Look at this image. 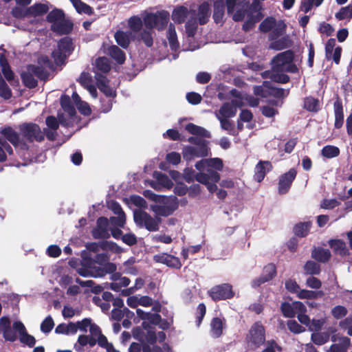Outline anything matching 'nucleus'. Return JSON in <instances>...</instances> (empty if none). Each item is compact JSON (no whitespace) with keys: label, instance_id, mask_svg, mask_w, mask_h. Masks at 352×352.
Listing matches in <instances>:
<instances>
[{"label":"nucleus","instance_id":"57","mask_svg":"<svg viewBox=\"0 0 352 352\" xmlns=\"http://www.w3.org/2000/svg\"><path fill=\"white\" fill-rule=\"evenodd\" d=\"M347 309L342 305H336L331 309V314L334 318L339 320L347 315Z\"/></svg>","mask_w":352,"mask_h":352},{"label":"nucleus","instance_id":"49","mask_svg":"<svg viewBox=\"0 0 352 352\" xmlns=\"http://www.w3.org/2000/svg\"><path fill=\"white\" fill-rule=\"evenodd\" d=\"M74 7L79 14L83 13L87 15H92L94 13V9L89 5L85 3L81 0H78Z\"/></svg>","mask_w":352,"mask_h":352},{"label":"nucleus","instance_id":"52","mask_svg":"<svg viewBox=\"0 0 352 352\" xmlns=\"http://www.w3.org/2000/svg\"><path fill=\"white\" fill-rule=\"evenodd\" d=\"M45 123L48 129L53 131H56L58 129L60 124H64L63 120H62L60 117H59L58 120L54 116H47L45 120Z\"/></svg>","mask_w":352,"mask_h":352},{"label":"nucleus","instance_id":"27","mask_svg":"<svg viewBox=\"0 0 352 352\" xmlns=\"http://www.w3.org/2000/svg\"><path fill=\"white\" fill-rule=\"evenodd\" d=\"M26 69L27 70L25 72H23L21 74V80L26 87L29 89H34L37 87L38 81L34 77V74L30 72V67L28 65Z\"/></svg>","mask_w":352,"mask_h":352},{"label":"nucleus","instance_id":"22","mask_svg":"<svg viewBox=\"0 0 352 352\" xmlns=\"http://www.w3.org/2000/svg\"><path fill=\"white\" fill-rule=\"evenodd\" d=\"M225 7H226V0H216L214 2L212 18L215 23L218 24L223 22Z\"/></svg>","mask_w":352,"mask_h":352},{"label":"nucleus","instance_id":"42","mask_svg":"<svg viewBox=\"0 0 352 352\" xmlns=\"http://www.w3.org/2000/svg\"><path fill=\"white\" fill-rule=\"evenodd\" d=\"M304 271L306 274L309 275H319L321 272L320 265L314 261H307L304 265Z\"/></svg>","mask_w":352,"mask_h":352},{"label":"nucleus","instance_id":"40","mask_svg":"<svg viewBox=\"0 0 352 352\" xmlns=\"http://www.w3.org/2000/svg\"><path fill=\"white\" fill-rule=\"evenodd\" d=\"M324 292L322 290L311 291L307 289H301L298 292L297 297L300 299H317L322 298Z\"/></svg>","mask_w":352,"mask_h":352},{"label":"nucleus","instance_id":"13","mask_svg":"<svg viewBox=\"0 0 352 352\" xmlns=\"http://www.w3.org/2000/svg\"><path fill=\"white\" fill-rule=\"evenodd\" d=\"M12 327L19 334V340L21 343L28 346L30 348L34 346L36 344L35 338L29 334L25 325L21 321L14 322Z\"/></svg>","mask_w":352,"mask_h":352},{"label":"nucleus","instance_id":"31","mask_svg":"<svg viewBox=\"0 0 352 352\" xmlns=\"http://www.w3.org/2000/svg\"><path fill=\"white\" fill-rule=\"evenodd\" d=\"M60 104L62 109L67 113L70 117L76 115V109L72 104L71 98L68 95L64 94L61 96L60 98Z\"/></svg>","mask_w":352,"mask_h":352},{"label":"nucleus","instance_id":"51","mask_svg":"<svg viewBox=\"0 0 352 352\" xmlns=\"http://www.w3.org/2000/svg\"><path fill=\"white\" fill-rule=\"evenodd\" d=\"M289 94V89L285 90L283 88L275 87H270L268 88V96H272L276 98H283L287 96Z\"/></svg>","mask_w":352,"mask_h":352},{"label":"nucleus","instance_id":"14","mask_svg":"<svg viewBox=\"0 0 352 352\" xmlns=\"http://www.w3.org/2000/svg\"><path fill=\"white\" fill-rule=\"evenodd\" d=\"M133 338L140 342H147L153 345L157 342L155 330L144 331L140 327H135L132 331Z\"/></svg>","mask_w":352,"mask_h":352},{"label":"nucleus","instance_id":"56","mask_svg":"<svg viewBox=\"0 0 352 352\" xmlns=\"http://www.w3.org/2000/svg\"><path fill=\"white\" fill-rule=\"evenodd\" d=\"M272 80L275 82L285 84L289 82L290 78L284 72H272Z\"/></svg>","mask_w":352,"mask_h":352},{"label":"nucleus","instance_id":"18","mask_svg":"<svg viewBox=\"0 0 352 352\" xmlns=\"http://www.w3.org/2000/svg\"><path fill=\"white\" fill-rule=\"evenodd\" d=\"M273 169V166L270 161L260 160L254 168V179L257 182H261L266 174Z\"/></svg>","mask_w":352,"mask_h":352},{"label":"nucleus","instance_id":"64","mask_svg":"<svg viewBox=\"0 0 352 352\" xmlns=\"http://www.w3.org/2000/svg\"><path fill=\"white\" fill-rule=\"evenodd\" d=\"M287 325L288 329L294 333H300L305 331V329L294 320H288Z\"/></svg>","mask_w":352,"mask_h":352},{"label":"nucleus","instance_id":"1","mask_svg":"<svg viewBox=\"0 0 352 352\" xmlns=\"http://www.w3.org/2000/svg\"><path fill=\"white\" fill-rule=\"evenodd\" d=\"M228 14H232V19L236 22L242 21L248 10L250 12L261 13L262 6L259 1L253 0L250 4L248 0H226Z\"/></svg>","mask_w":352,"mask_h":352},{"label":"nucleus","instance_id":"36","mask_svg":"<svg viewBox=\"0 0 352 352\" xmlns=\"http://www.w3.org/2000/svg\"><path fill=\"white\" fill-rule=\"evenodd\" d=\"M167 38L170 45V47L173 51H177L179 47V44L177 40V33L175 26L170 24L167 31Z\"/></svg>","mask_w":352,"mask_h":352},{"label":"nucleus","instance_id":"58","mask_svg":"<svg viewBox=\"0 0 352 352\" xmlns=\"http://www.w3.org/2000/svg\"><path fill=\"white\" fill-rule=\"evenodd\" d=\"M12 14L14 18L16 19H24L25 17L30 16V11H28V8H23L17 6L12 8Z\"/></svg>","mask_w":352,"mask_h":352},{"label":"nucleus","instance_id":"6","mask_svg":"<svg viewBox=\"0 0 352 352\" xmlns=\"http://www.w3.org/2000/svg\"><path fill=\"white\" fill-rule=\"evenodd\" d=\"M19 129L24 141L30 143L36 141L41 142L44 140V133L38 124L33 122H24L19 126Z\"/></svg>","mask_w":352,"mask_h":352},{"label":"nucleus","instance_id":"55","mask_svg":"<svg viewBox=\"0 0 352 352\" xmlns=\"http://www.w3.org/2000/svg\"><path fill=\"white\" fill-rule=\"evenodd\" d=\"M0 96L5 100H8L12 97L10 88L2 78H0Z\"/></svg>","mask_w":352,"mask_h":352},{"label":"nucleus","instance_id":"5","mask_svg":"<svg viewBox=\"0 0 352 352\" xmlns=\"http://www.w3.org/2000/svg\"><path fill=\"white\" fill-rule=\"evenodd\" d=\"M169 13L166 10L151 12L144 17V25L148 29L157 28L163 30L166 28L169 20Z\"/></svg>","mask_w":352,"mask_h":352},{"label":"nucleus","instance_id":"9","mask_svg":"<svg viewBox=\"0 0 352 352\" xmlns=\"http://www.w3.org/2000/svg\"><path fill=\"white\" fill-rule=\"evenodd\" d=\"M0 133L10 142L14 147L20 146L23 150H28L29 146L23 140L20 139V135L11 126H5L0 130Z\"/></svg>","mask_w":352,"mask_h":352},{"label":"nucleus","instance_id":"39","mask_svg":"<svg viewBox=\"0 0 352 352\" xmlns=\"http://www.w3.org/2000/svg\"><path fill=\"white\" fill-rule=\"evenodd\" d=\"M49 10V7L47 4L36 3L28 7L30 16H41L46 14Z\"/></svg>","mask_w":352,"mask_h":352},{"label":"nucleus","instance_id":"50","mask_svg":"<svg viewBox=\"0 0 352 352\" xmlns=\"http://www.w3.org/2000/svg\"><path fill=\"white\" fill-rule=\"evenodd\" d=\"M96 67L98 71L107 74L111 69L108 59L105 57H99L96 60Z\"/></svg>","mask_w":352,"mask_h":352},{"label":"nucleus","instance_id":"63","mask_svg":"<svg viewBox=\"0 0 352 352\" xmlns=\"http://www.w3.org/2000/svg\"><path fill=\"white\" fill-rule=\"evenodd\" d=\"M280 309L283 315L286 318L295 317V313L293 311L292 304L287 302H284L281 304Z\"/></svg>","mask_w":352,"mask_h":352},{"label":"nucleus","instance_id":"24","mask_svg":"<svg viewBox=\"0 0 352 352\" xmlns=\"http://www.w3.org/2000/svg\"><path fill=\"white\" fill-rule=\"evenodd\" d=\"M331 256V252L328 249L323 248H314L311 251V257L318 262L326 263Z\"/></svg>","mask_w":352,"mask_h":352},{"label":"nucleus","instance_id":"43","mask_svg":"<svg viewBox=\"0 0 352 352\" xmlns=\"http://www.w3.org/2000/svg\"><path fill=\"white\" fill-rule=\"evenodd\" d=\"M330 334L327 331L313 333L311 336V341L316 345L320 346L329 340Z\"/></svg>","mask_w":352,"mask_h":352},{"label":"nucleus","instance_id":"47","mask_svg":"<svg viewBox=\"0 0 352 352\" xmlns=\"http://www.w3.org/2000/svg\"><path fill=\"white\" fill-rule=\"evenodd\" d=\"M263 345L265 346V348L261 351V352H282L283 350V347L274 339L265 340Z\"/></svg>","mask_w":352,"mask_h":352},{"label":"nucleus","instance_id":"32","mask_svg":"<svg viewBox=\"0 0 352 352\" xmlns=\"http://www.w3.org/2000/svg\"><path fill=\"white\" fill-rule=\"evenodd\" d=\"M303 108L307 111L317 113L320 110V101L313 96H307L304 99Z\"/></svg>","mask_w":352,"mask_h":352},{"label":"nucleus","instance_id":"38","mask_svg":"<svg viewBox=\"0 0 352 352\" xmlns=\"http://www.w3.org/2000/svg\"><path fill=\"white\" fill-rule=\"evenodd\" d=\"M117 266L115 263L111 262L105 263L102 267H98L95 278L103 277L107 274H111L116 271Z\"/></svg>","mask_w":352,"mask_h":352},{"label":"nucleus","instance_id":"44","mask_svg":"<svg viewBox=\"0 0 352 352\" xmlns=\"http://www.w3.org/2000/svg\"><path fill=\"white\" fill-rule=\"evenodd\" d=\"M76 283L79 284L81 287H91V292L96 294H100L103 290V287L101 285H95V283L92 280H82L80 278H76Z\"/></svg>","mask_w":352,"mask_h":352},{"label":"nucleus","instance_id":"34","mask_svg":"<svg viewBox=\"0 0 352 352\" xmlns=\"http://www.w3.org/2000/svg\"><path fill=\"white\" fill-rule=\"evenodd\" d=\"M223 320L220 318H213L210 322L211 332L214 338H219L223 334Z\"/></svg>","mask_w":352,"mask_h":352},{"label":"nucleus","instance_id":"37","mask_svg":"<svg viewBox=\"0 0 352 352\" xmlns=\"http://www.w3.org/2000/svg\"><path fill=\"white\" fill-rule=\"evenodd\" d=\"M30 70L34 74L39 80L46 82L50 76V73L47 70L43 68L42 66H38L35 65H28Z\"/></svg>","mask_w":352,"mask_h":352},{"label":"nucleus","instance_id":"30","mask_svg":"<svg viewBox=\"0 0 352 352\" xmlns=\"http://www.w3.org/2000/svg\"><path fill=\"white\" fill-rule=\"evenodd\" d=\"M311 227V221L300 222L294 226L293 232L297 236L305 237L308 235Z\"/></svg>","mask_w":352,"mask_h":352},{"label":"nucleus","instance_id":"48","mask_svg":"<svg viewBox=\"0 0 352 352\" xmlns=\"http://www.w3.org/2000/svg\"><path fill=\"white\" fill-rule=\"evenodd\" d=\"M321 155L327 158H333L340 155V149L337 146L327 145L322 148Z\"/></svg>","mask_w":352,"mask_h":352},{"label":"nucleus","instance_id":"3","mask_svg":"<svg viewBox=\"0 0 352 352\" xmlns=\"http://www.w3.org/2000/svg\"><path fill=\"white\" fill-rule=\"evenodd\" d=\"M248 344L254 349L260 348L266 340L265 328L261 321L254 322L245 337Z\"/></svg>","mask_w":352,"mask_h":352},{"label":"nucleus","instance_id":"28","mask_svg":"<svg viewBox=\"0 0 352 352\" xmlns=\"http://www.w3.org/2000/svg\"><path fill=\"white\" fill-rule=\"evenodd\" d=\"M108 54L119 65H122L125 62V53L117 45H111L109 47L108 49Z\"/></svg>","mask_w":352,"mask_h":352},{"label":"nucleus","instance_id":"23","mask_svg":"<svg viewBox=\"0 0 352 352\" xmlns=\"http://www.w3.org/2000/svg\"><path fill=\"white\" fill-rule=\"evenodd\" d=\"M197 12L195 10H191V15L185 25L186 33L188 38H193L196 34L198 28Z\"/></svg>","mask_w":352,"mask_h":352},{"label":"nucleus","instance_id":"2","mask_svg":"<svg viewBox=\"0 0 352 352\" xmlns=\"http://www.w3.org/2000/svg\"><path fill=\"white\" fill-rule=\"evenodd\" d=\"M294 53L289 50L280 52L272 60V72H285L296 74L298 72L297 66L293 63Z\"/></svg>","mask_w":352,"mask_h":352},{"label":"nucleus","instance_id":"41","mask_svg":"<svg viewBox=\"0 0 352 352\" xmlns=\"http://www.w3.org/2000/svg\"><path fill=\"white\" fill-rule=\"evenodd\" d=\"M116 43L122 48H127L130 43L129 34L123 31H117L114 35Z\"/></svg>","mask_w":352,"mask_h":352},{"label":"nucleus","instance_id":"46","mask_svg":"<svg viewBox=\"0 0 352 352\" xmlns=\"http://www.w3.org/2000/svg\"><path fill=\"white\" fill-rule=\"evenodd\" d=\"M236 111V107L229 102L223 104L219 109V113L221 115L223 118H228L234 116Z\"/></svg>","mask_w":352,"mask_h":352},{"label":"nucleus","instance_id":"10","mask_svg":"<svg viewBox=\"0 0 352 352\" xmlns=\"http://www.w3.org/2000/svg\"><path fill=\"white\" fill-rule=\"evenodd\" d=\"M276 267L274 263H268L264 266L261 275L252 280L251 285L257 288L261 285L272 280L276 276Z\"/></svg>","mask_w":352,"mask_h":352},{"label":"nucleus","instance_id":"53","mask_svg":"<svg viewBox=\"0 0 352 352\" xmlns=\"http://www.w3.org/2000/svg\"><path fill=\"white\" fill-rule=\"evenodd\" d=\"M129 26L130 29L133 32H138L142 28V21L141 18L138 16H131L128 21Z\"/></svg>","mask_w":352,"mask_h":352},{"label":"nucleus","instance_id":"60","mask_svg":"<svg viewBox=\"0 0 352 352\" xmlns=\"http://www.w3.org/2000/svg\"><path fill=\"white\" fill-rule=\"evenodd\" d=\"M206 313V307L204 303H200L197 307L196 312V324L199 327Z\"/></svg>","mask_w":352,"mask_h":352},{"label":"nucleus","instance_id":"61","mask_svg":"<svg viewBox=\"0 0 352 352\" xmlns=\"http://www.w3.org/2000/svg\"><path fill=\"white\" fill-rule=\"evenodd\" d=\"M140 39L143 41L145 45L148 47H151L153 45V38L151 31L147 30H143L140 34Z\"/></svg>","mask_w":352,"mask_h":352},{"label":"nucleus","instance_id":"19","mask_svg":"<svg viewBox=\"0 0 352 352\" xmlns=\"http://www.w3.org/2000/svg\"><path fill=\"white\" fill-rule=\"evenodd\" d=\"M73 28L74 23L72 21L65 19V17L51 25V30L59 35L68 34L72 31Z\"/></svg>","mask_w":352,"mask_h":352},{"label":"nucleus","instance_id":"20","mask_svg":"<svg viewBox=\"0 0 352 352\" xmlns=\"http://www.w3.org/2000/svg\"><path fill=\"white\" fill-rule=\"evenodd\" d=\"M191 10L184 6H176L172 12L173 21L177 24L183 23L188 16H190Z\"/></svg>","mask_w":352,"mask_h":352},{"label":"nucleus","instance_id":"29","mask_svg":"<svg viewBox=\"0 0 352 352\" xmlns=\"http://www.w3.org/2000/svg\"><path fill=\"white\" fill-rule=\"evenodd\" d=\"M339 344H333L330 346L329 352H347L351 345V340L346 336H342L339 339Z\"/></svg>","mask_w":352,"mask_h":352},{"label":"nucleus","instance_id":"8","mask_svg":"<svg viewBox=\"0 0 352 352\" xmlns=\"http://www.w3.org/2000/svg\"><path fill=\"white\" fill-rule=\"evenodd\" d=\"M133 219L139 227H144L149 232L157 231V223L148 213L141 210L133 212Z\"/></svg>","mask_w":352,"mask_h":352},{"label":"nucleus","instance_id":"62","mask_svg":"<svg viewBox=\"0 0 352 352\" xmlns=\"http://www.w3.org/2000/svg\"><path fill=\"white\" fill-rule=\"evenodd\" d=\"M335 16L339 21L348 18L351 19L352 17V11L348 6L342 7L337 13H336Z\"/></svg>","mask_w":352,"mask_h":352},{"label":"nucleus","instance_id":"15","mask_svg":"<svg viewBox=\"0 0 352 352\" xmlns=\"http://www.w3.org/2000/svg\"><path fill=\"white\" fill-rule=\"evenodd\" d=\"M178 208V203L177 198L175 197L174 200L166 205H151V210L157 215L160 217H168L173 214V212Z\"/></svg>","mask_w":352,"mask_h":352},{"label":"nucleus","instance_id":"7","mask_svg":"<svg viewBox=\"0 0 352 352\" xmlns=\"http://www.w3.org/2000/svg\"><path fill=\"white\" fill-rule=\"evenodd\" d=\"M209 296L215 302L232 298L235 293L232 289V285L223 283L212 287L208 291Z\"/></svg>","mask_w":352,"mask_h":352},{"label":"nucleus","instance_id":"21","mask_svg":"<svg viewBox=\"0 0 352 352\" xmlns=\"http://www.w3.org/2000/svg\"><path fill=\"white\" fill-rule=\"evenodd\" d=\"M333 111L335 115L334 126L336 129H340L344 124V112L342 102L339 97L333 103Z\"/></svg>","mask_w":352,"mask_h":352},{"label":"nucleus","instance_id":"54","mask_svg":"<svg viewBox=\"0 0 352 352\" xmlns=\"http://www.w3.org/2000/svg\"><path fill=\"white\" fill-rule=\"evenodd\" d=\"M276 25V20L273 17L265 19L259 25L261 32L267 33L272 30Z\"/></svg>","mask_w":352,"mask_h":352},{"label":"nucleus","instance_id":"26","mask_svg":"<svg viewBox=\"0 0 352 352\" xmlns=\"http://www.w3.org/2000/svg\"><path fill=\"white\" fill-rule=\"evenodd\" d=\"M210 16V10L208 3L201 4L198 8L197 18L199 24L205 25L209 21Z\"/></svg>","mask_w":352,"mask_h":352},{"label":"nucleus","instance_id":"59","mask_svg":"<svg viewBox=\"0 0 352 352\" xmlns=\"http://www.w3.org/2000/svg\"><path fill=\"white\" fill-rule=\"evenodd\" d=\"M54 322L53 318L48 316L41 324V330L45 333H50L54 328Z\"/></svg>","mask_w":352,"mask_h":352},{"label":"nucleus","instance_id":"33","mask_svg":"<svg viewBox=\"0 0 352 352\" xmlns=\"http://www.w3.org/2000/svg\"><path fill=\"white\" fill-rule=\"evenodd\" d=\"M185 129L190 134L203 138H210V133L204 128L197 126L193 123H188L186 125Z\"/></svg>","mask_w":352,"mask_h":352},{"label":"nucleus","instance_id":"25","mask_svg":"<svg viewBox=\"0 0 352 352\" xmlns=\"http://www.w3.org/2000/svg\"><path fill=\"white\" fill-rule=\"evenodd\" d=\"M330 247L333 250L334 252L341 256H349V250L346 247L345 242L340 239H331L329 241Z\"/></svg>","mask_w":352,"mask_h":352},{"label":"nucleus","instance_id":"17","mask_svg":"<svg viewBox=\"0 0 352 352\" xmlns=\"http://www.w3.org/2000/svg\"><path fill=\"white\" fill-rule=\"evenodd\" d=\"M96 85L99 90L107 97H115L116 91L109 86V80L103 74L96 73Z\"/></svg>","mask_w":352,"mask_h":352},{"label":"nucleus","instance_id":"16","mask_svg":"<svg viewBox=\"0 0 352 352\" xmlns=\"http://www.w3.org/2000/svg\"><path fill=\"white\" fill-rule=\"evenodd\" d=\"M153 260L156 263H162L169 267L177 270L180 269L182 266V264L178 257L167 253L156 254L153 256Z\"/></svg>","mask_w":352,"mask_h":352},{"label":"nucleus","instance_id":"12","mask_svg":"<svg viewBox=\"0 0 352 352\" xmlns=\"http://www.w3.org/2000/svg\"><path fill=\"white\" fill-rule=\"evenodd\" d=\"M92 236L96 239H107L110 237L109 232V220L105 217H100L96 221V226L91 231Z\"/></svg>","mask_w":352,"mask_h":352},{"label":"nucleus","instance_id":"35","mask_svg":"<svg viewBox=\"0 0 352 352\" xmlns=\"http://www.w3.org/2000/svg\"><path fill=\"white\" fill-rule=\"evenodd\" d=\"M247 15L248 19L244 22L242 27V29L245 32L251 30L254 27L255 23L260 21L263 17L261 13H256V14H253L251 12H247Z\"/></svg>","mask_w":352,"mask_h":352},{"label":"nucleus","instance_id":"11","mask_svg":"<svg viewBox=\"0 0 352 352\" xmlns=\"http://www.w3.org/2000/svg\"><path fill=\"white\" fill-rule=\"evenodd\" d=\"M296 175V170L292 168L280 176L278 187V192L280 195H285L288 192Z\"/></svg>","mask_w":352,"mask_h":352},{"label":"nucleus","instance_id":"45","mask_svg":"<svg viewBox=\"0 0 352 352\" xmlns=\"http://www.w3.org/2000/svg\"><path fill=\"white\" fill-rule=\"evenodd\" d=\"M65 17V13L62 10L54 8L48 13L46 19L47 22L54 24Z\"/></svg>","mask_w":352,"mask_h":352},{"label":"nucleus","instance_id":"4","mask_svg":"<svg viewBox=\"0 0 352 352\" xmlns=\"http://www.w3.org/2000/svg\"><path fill=\"white\" fill-rule=\"evenodd\" d=\"M74 51L72 39L65 36L60 39L58 42L57 49L54 50L52 56L57 65L65 64L66 58Z\"/></svg>","mask_w":352,"mask_h":352}]
</instances>
